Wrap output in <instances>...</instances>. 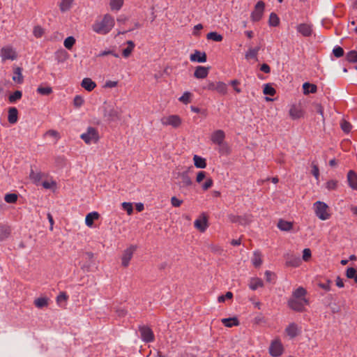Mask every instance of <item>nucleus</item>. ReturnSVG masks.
Listing matches in <instances>:
<instances>
[{
	"mask_svg": "<svg viewBox=\"0 0 357 357\" xmlns=\"http://www.w3.org/2000/svg\"><path fill=\"white\" fill-rule=\"evenodd\" d=\"M307 294V290L303 287L295 289L287 301L288 307L296 312H305L306 306L310 304L309 299L306 298Z\"/></svg>",
	"mask_w": 357,
	"mask_h": 357,
	"instance_id": "obj_1",
	"label": "nucleus"
},
{
	"mask_svg": "<svg viewBox=\"0 0 357 357\" xmlns=\"http://www.w3.org/2000/svg\"><path fill=\"white\" fill-rule=\"evenodd\" d=\"M114 26V19L110 15L106 14L100 22L94 23L92 29L98 34L108 33Z\"/></svg>",
	"mask_w": 357,
	"mask_h": 357,
	"instance_id": "obj_2",
	"label": "nucleus"
},
{
	"mask_svg": "<svg viewBox=\"0 0 357 357\" xmlns=\"http://www.w3.org/2000/svg\"><path fill=\"white\" fill-rule=\"evenodd\" d=\"M202 90L216 91L222 96L227 93V85L223 82H213L207 80L204 84L202 86Z\"/></svg>",
	"mask_w": 357,
	"mask_h": 357,
	"instance_id": "obj_3",
	"label": "nucleus"
},
{
	"mask_svg": "<svg viewBox=\"0 0 357 357\" xmlns=\"http://www.w3.org/2000/svg\"><path fill=\"white\" fill-rule=\"evenodd\" d=\"M80 137L86 144H91L98 141L99 135L96 128L90 126L81 135Z\"/></svg>",
	"mask_w": 357,
	"mask_h": 357,
	"instance_id": "obj_4",
	"label": "nucleus"
},
{
	"mask_svg": "<svg viewBox=\"0 0 357 357\" xmlns=\"http://www.w3.org/2000/svg\"><path fill=\"white\" fill-rule=\"evenodd\" d=\"M314 212L316 215L321 220H328L330 214L328 213V205L320 201H317L314 204Z\"/></svg>",
	"mask_w": 357,
	"mask_h": 357,
	"instance_id": "obj_5",
	"label": "nucleus"
},
{
	"mask_svg": "<svg viewBox=\"0 0 357 357\" xmlns=\"http://www.w3.org/2000/svg\"><path fill=\"white\" fill-rule=\"evenodd\" d=\"M139 332L140 333L141 339L146 343L152 342L155 340V336L152 329L147 326H139Z\"/></svg>",
	"mask_w": 357,
	"mask_h": 357,
	"instance_id": "obj_6",
	"label": "nucleus"
},
{
	"mask_svg": "<svg viewBox=\"0 0 357 357\" xmlns=\"http://www.w3.org/2000/svg\"><path fill=\"white\" fill-rule=\"evenodd\" d=\"M103 116L105 120L109 123L116 122L121 118L119 112L114 107H106L104 109Z\"/></svg>",
	"mask_w": 357,
	"mask_h": 357,
	"instance_id": "obj_7",
	"label": "nucleus"
},
{
	"mask_svg": "<svg viewBox=\"0 0 357 357\" xmlns=\"http://www.w3.org/2000/svg\"><path fill=\"white\" fill-rule=\"evenodd\" d=\"M0 56L2 61L6 60H15L17 57V54L14 48L10 45L3 47L0 51Z\"/></svg>",
	"mask_w": 357,
	"mask_h": 357,
	"instance_id": "obj_8",
	"label": "nucleus"
},
{
	"mask_svg": "<svg viewBox=\"0 0 357 357\" xmlns=\"http://www.w3.org/2000/svg\"><path fill=\"white\" fill-rule=\"evenodd\" d=\"M228 218L231 222L238 223L241 225H248L252 221V215L247 213L243 215L230 214L228 215Z\"/></svg>",
	"mask_w": 357,
	"mask_h": 357,
	"instance_id": "obj_9",
	"label": "nucleus"
},
{
	"mask_svg": "<svg viewBox=\"0 0 357 357\" xmlns=\"http://www.w3.org/2000/svg\"><path fill=\"white\" fill-rule=\"evenodd\" d=\"M137 248V245H131L124 250L121 257V264L123 267L128 266L130 261L132 258L133 254L136 251Z\"/></svg>",
	"mask_w": 357,
	"mask_h": 357,
	"instance_id": "obj_10",
	"label": "nucleus"
},
{
	"mask_svg": "<svg viewBox=\"0 0 357 357\" xmlns=\"http://www.w3.org/2000/svg\"><path fill=\"white\" fill-rule=\"evenodd\" d=\"M265 3L262 1H258L255 6V10L251 13V20L253 22H259L263 16Z\"/></svg>",
	"mask_w": 357,
	"mask_h": 357,
	"instance_id": "obj_11",
	"label": "nucleus"
},
{
	"mask_svg": "<svg viewBox=\"0 0 357 357\" xmlns=\"http://www.w3.org/2000/svg\"><path fill=\"white\" fill-rule=\"evenodd\" d=\"M163 126H171L174 128L179 127L181 124V119L178 115H169L161 119Z\"/></svg>",
	"mask_w": 357,
	"mask_h": 357,
	"instance_id": "obj_12",
	"label": "nucleus"
},
{
	"mask_svg": "<svg viewBox=\"0 0 357 357\" xmlns=\"http://www.w3.org/2000/svg\"><path fill=\"white\" fill-rule=\"evenodd\" d=\"M286 261L285 265L288 267L296 268L301 264V259L299 256L287 253L284 256Z\"/></svg>",
	"mask_w": 357,
	"mask_h": 357,
	"instance_id": "obj_13",
	"label": "nucleus"
},
{
	"mask_svg": "<svg viewBox=\"0 0 357 357\" xmlns=\"http://www.w3.org/2000/svg\"><path fill=\"white\" fill-rule=\"evenodd\" d=\"M296 31L304 37H310L312 33V25L301 23L296 26Z\"/></svg>",
	"mask_w": 357,
	"mask_h": 357,
	"instance_id": "obj_14",
	"label": "nucleus"
},
{
	"mask_svg": "<svg viewBox=\"0 0 357 357\" xmlns=\"http://www.w3.org/2000/svg\"><path fill=\"white\" fill-rule=\"evenodd\" d=\"M225 138V132L222 130H217L211 134V140L217 145H222Z\"/></svg>",
	"mask_w": 357,
	"mask_h": 357,
	"instance_id": "obj_15",
	"label": "nucleus"
},
{
	"mask_svg": "<svg viewBox=\"0 0 357 357\" xmlns=\"http://www.w3.org/2000/svg\"><path fill=\"white\" fill-rule=\"evenodd\" d=\"M190 61L192 62L205 63L207 60L206 54L204 52L195 50L190 56Z\"/></svg>",
	"mask_w": 357,
	"mask_h": 357,
	"instance_id": "obj_16",
	"label": "nucleus"
},
{
	"mask_svg": "<svg viewBox=\"0 0 357 357\" xmlns=\"http://www.w3.org/2000/svg\"><path fill=\"white\" fill-rule=\"evenodd\" d=\"M195 227L202 232L206 230L208 227V220L204 214H202V218L195 220L194 222Z\"/></svg>",
	"mask_w": 357,
	"mask_h": 357,
	"instance_id": "obj_17",
	"label": "nucleus"
},
{
	"mask_svg": "<svg viewBox=\"0 0 357 357\" xmlns=\"http://www.w3.org/2000/svg\"><path fill=\"white\" fill-rule=\"evenodd\" d=\"M283 348L282 344L278 342L271 343L269 348V353L272 356H279L282 354Z\"/></svg>",
	"mask_w": 357,
	"mask_h": 357,
	"instance_id": "obj_18",
	"label": "nucleus"
},
{
	"mask_svg": "<svg viewBox=\"0 0 357 357\" xmlns=\"http://www.w3.org/2000/svg\"><path fill=\"white\" fill-rule=\"evenodd\" d=\"M179 177L181 180L178 185L181 188L189 187L192 184L191 178L189 176L187 172L181 173Z\"/></svg>",
	"mask_w": 357,
	"mask_h": 357,
	"instance_id": "obj_19",
	"label": "nucleus"
},
{
	"mask_svg": "<svg viewBox=\"0 0 357 357\" xmlns=\"http://www.w3.org/2000/svg\"><path fill=\"white\" fill-rule=\"evenodd\" d=\"M285 332L289 337L294 338L299 334L300 329L298 328V325L293 322L287 326Z\"/></svg>",
	"mask_w": 357,
	"mask_h": 357,
	"instance_id": "obj_20",
	"label": "nucleus"
},
{
	"mask_svg": "<svg viewBox=\"0 0 357 357\" xmlns=\"http://www.w3.org/2000/svg\"><path fill=\"white\" fill-rule=\"evenodd\" d=\"M347 182L349 186L354 190H357V174L353 170L347 173Z\"/></svg>",
	"mask_w": 357,
	"mask_h": 357,
	"instance_id": "obj_21",
	"label": "nucleus"
},
{
	"mask_svg": "<svg viewBox=\"0 0 357 357\" xmlns=\"http://www.w3.org/2000/svg\"><path fill=\"white\" fill-rule=\"evenodd\" d=\"M209 73V67L199 66L196 68L194 76L197 79L206 78Z\"/></svg>",
	"mask_w": 357,
	"mask_h": 357,
	"instance_id": "obj_22",
	"label": "nucleus"
},
{
	"mask_svg": "<svg viewBox=\"0 0 357 357\" xmlns=\"http://www.w3.org/2000/svg\"><path fill=\"white\" fill-rule=\"evenodd\" d=\"M289 116L294 120L298 119L303 116V112L300 106L293 105L289 109Z\"/></svg>",
	"mask_w": 357,
	"mask_h": 357,
	"instance_id": "obj_23",
	"label": "nucleus"
},
{
	"mask_svg": "<svg viewBox=\"0 0 357 357\" xmlns=\"http://www.w3.org/2000/svg\"><path fill=\"white\" fill-rule=\"evenodd\" d=\"M81 86L85 90L91 91L96 88V84L91 78L86 77L82 79Z\"/></svg>",
	"mask_w": 357,
	"mask_h": 357,
	"instance_id": "obj_24",
	"label": "nucleus"
},
{
	"mask_svg": "<svg viewBox=\"0 0 357 357\" xmlns=\"http://www.w3.org/2000/svg\"><path fill=\"white\" fill-rule=\"evenodd\" d=\"M100 215L96 211L89 213L85 218V224L86 226L91 227L93 225V221L98 220Z\"/></svg>",
	"mask_w": 357,
	"mask_h": 357,
	"instance_id": "obj_25",
	"label": "nucleus"
},
{
	"mask_svg": "<svg viewBox=\"0 0 357 357\" xmlns=\"http://www.w3.org/2000/svg\"><path fill=\"white\" fill-rule=\"evenodd\" d=\"M18 111L15 107H10L8 109V121L10 123L14 124L18 119Z\"/></svg>",
	"mask_w": 357,
	"mask_h": 357,
	"instance_id": "obj_26",
	"label": "nucleus"
},
{
	"mask_svg": "<svg viewBox=\"0 0 357 357\" xmlns=\"http://www.w3.org/2000/svg\"><path fill=\"white\" fill-rule=\"evenodd\" d=\"M303 93L307 95L309 93H315L317 91V86L314 84L305 82L303 84Z\"/></svg>",
	"mask_w": 357,
	"mask_h": 357,
	"instance_id": "obj_27",
	"label": "nucleus"
},
{
	"mask_svg": "<svg viewBox=\"0 0 357 357\" xmlns=\"http://www.w3.org/2000/svg\"><path fill=\"white\" fill-rule=\"evenodd\" d=\"M22 68L20 67H17L14 69L13 71V80L17 83V84H22L24 81V77L22 75Z\"/></svg>",
	"mask_w": 357,
	"mask_h": 357,
	"instance_id": "obj_28",
	"label": "nucleus"
},
{
	"mask_svg": "<svg viewBox=\"0 0 357 357\" xmlns=\"http://www.w3.org/2000/svg\"><path fill=\"white\" fill-rule=\"evenodd\" d=\"M10 232V227L0 224V241H3L8 238Z\"/></svg>",
	"mask_w": 357,
	"mask_h": 357,
	"instance_id": "obj_29",
	"label": "nucleus"
},
{
	"mask_svg": "<svg viewBox=\"0 0 357 357\" xmlns=\"http://www.w3.org/2000/svg\"><path fill=\"white\" fill-rule=\"evenodd\" d=\"M222 323L226 327H232L239 325V321L236 317L224 318L222 319Z\"/></svg>",
	"mask_w": 357,
	"mask_h": 357,
	"instance_id": "obj_30",
	"label": "nucleus"
},
{
	"mask_svg": "<svg viewBox=\"0 0 357 357\" xmlns=\"http://www.w3.org/2000/svg\"><path fill=\"white\" fill-rule=\"evenodd\" d=\"M195 166L197 168L204 169L206 167V160L197 155H195L193 157Z\"/></svg>",
	"mask_w": 357,
	"mask_h": 357,
	"instance_id": "obj_31",
	"label": "nucleus"
},
{
	"mask_svg": "<svg viewBox=\"0 0 357 357\" xmlns=\"http://www.w3.org/2000/svg\"><path fill=\"white\" fill-rule=\"evenodd\" d=\"M264 286V282L261 279L256 278H252L249 284V287L252 290H256L259 287H262Z\"/></svg>",
	"mask_w": 357,
	"mask_h": 357,
	"instance_id": "obj_32",
	"label": "nucleus"
},
{
	"mask_svg": "<svg viewBox=\"0 0 357 357\" xmlns=\"http://www.w3.org/2000/svg\"><path fill=\"white\" fill-rule=\"evenodd\" d=\"M74 2V0H61L59 3V8L62 13L69 10Z\"/></svg>",
	"mask_w": 357,
	"mask_h": 357,
	"instance_id": "obj_33",
	"label": "nucleus"
},
{
	"mask_svg": "<svg viewBox=\"0 0 357 357\" xmlns=\"http://www.w3.org/2000/svg\"><path fill=\"white\" fill-rule=\"evenodd\" d=\"M292 227H293V225L291 222H288V221H286L284 220H280L278 223V227L281 231H289L291 229Z\"/></svg>",
	"mask_w": 357,
	"mask_h": 357,
	"instance_id": "obj_34",
	"label": "nucleus"
},
{
	"mask_svg": "<svg viewBox=\"0 0 357 357\" xmlns=\"http://www.w3.org/2000/svg\"><path fill=\"white\" fill-rule=\"evenodd\" d=\"M346 276L349 279H354L357 283V270L353 267H349L346 271Z\"/></svg>",
	"mask_w": 357,
	"mask_h": 357,
	"instance_id": "obj_35",
	"label": "nucleus"
},
{
	"mask_svg": "<svg viewBox=\"0 0 357 357\" xmlns=\"http://www.w3.org/2000/svg\"><path fill=\"white\" fill-rule=\"evenodd\" d=\"M280 24V19L275 13H271L269 16L268 24L270 26H278Z\"/></svg>",
	"mask_w": 357,
	"mask_h": 357,
	"instance_id": "obj_36",
	"label": "nucleus"
},
{
	"mask_svg": "<svg viewBox=\"0 0 357 357\" xmlns=\"http://www.w3.org/2000/svg\"><path fill=\"white\" fill-rule=\"evenodd\" d=\"M252 262L255 267H259L261 265L262 259L260 252L255 251L254 252V256L253 258L252 259Z\"/></svg>",
	"mask_w": 357,
	"mask_h": 357,
	"instance_id": "obj_37",
	"label": "nucleus"
},
{
	"mask_svg": "<svg viewBox=\"0 0 357 357\" xmlns=\"http://www.w3.org/2000/svg\"><path fill=\"white\" fill-rule=\"evenodd\" d=\"M206 38L208 40H212L215 42H220L222 40L223 37L221 34H220L215 31H211L207 34Z\"/></svg>",
	"mask_w": 357,
	"mask_h": 357,
	"instance_id": "obj_38",
	"label": "nucleus"
},
{
	"mask_svg": "<svg viewBox=\"0 0 357 357\" xmlns=\"http://www.w3.org/2000/svg\"><path fill=\"white\" fill-rule=\"evenodd\" d=\"M35 305L38 308H43L47 306L48 299L45 297H40L34 301Z\"/></svg>",
	"mask_w": 357,
	"mask_h": 357,
	"instance_id": "obj_39",
	"label": "nucleus"
},
{
	"mask_svg": "<svg viewBox=\"0 0 357 357\" xmlns=\"http://www.w3.org/2000/svg\"><path fill=\"white\" fill-rule=\"evenodd\" d=\"M22 97V92L21 91H15L14 93L8 96V100L10 103H14L20 100Z\"/></svg>",
	"mask_w": 357,
	"mask_h": 357,
	"instance_id": "obj_40",
	"label": "nucleus"
},
{
	"mask_svg": "<svg viewBox=\"0 0 357 357\" xmlns=\"http://www.w3.org/2000/svg\"><path fill=\"white\" fill-rule=\"evenodd\" d=\"M123 4V0H110V8L112 10H119Z\"/></svg>",
	"mask_w": 357,
	"mask_h": 357,
	"instance_id": "obj_41",
	"label": "nucleus"
},
{
	"mask_svg": "<svg viewBox=\"0 0 357 357\" xmlns=\"http://www.w3.org/2000/svg\"><path fill=\"white\" fill-rule=\"evenodd\" d=\"M346 59L349 63H357V52L356 50H351L346 54Z\"/></svg>",
	"mask_w": 357,
	"mask_h": 357,
	"instance_id": "obj_42",
	"label": "nucleus"
},
{
	"mask_svg": "<svg viewBox=\"0 0 357 357\" xmlns=\"http://www.w3.org/2000/svg\"><path fill=\"white\" fill-rule=\"evenodd\" d=\"M192 93L189 91H185L183 94L178 98L182 103L187 105L191 102Z\"/></svg>",
	"mask_w": 357,
	"mask_h": 357,
	"instance_id": "obj_43",
	"label": "nucleus"
},
{
	"mask_svg": "<svg viewBox=\"0 0 357 357\" xmlns=\"http://www.w3.org/2000/svg\"><path fill=\"white\" fill-rule=\"evenodd\" d=\"M45 33V29L40 25H36L33 27V35L36 38H41L43 34Z\"/></svg>",
	"mask_w": 357,
	"mask_h": 357,
	"instance_id": "obj_44",
	"label": "nucleus"
},
{
	"mask_svg": "<svg viewBox=\"0 0 357 357\" xmlns=\"http://www.w3.org/2000/svg\"><path fill=\"white\" fill-rule=\"evenodd\" d=\"M75 38L73 36H68L64 40V47L68 50H71L75 45Z\"/></svg>",
	"mask_w": 357,
	"mask_h": 357,
	"instance_id": "obj_45",
	"label": "nucleus"
},
{
	"mask_svg": "<svg viewBox=\"0 0 357 357\" xmlns=\"http://www.w3.org/2000/svg\"><path fill=\"white\" fill-rule=\"evenodd\" d=\"M17 195L15 193H8L4 197V200L8 204H14L17 200Z\"/></svg>",
	"mask_w": 357,
	"mask_h": 357,
	"instance_id": "obj_46",
	"label": "nucleus"
},
{
	"mask_svg": "<svg viewBox=\"0 0 357 357\" xmlns=\"http://www.w3.org/2000/svg\"><path fill=\"white\" fill-rule=\"evenodd\" d=\"M29 177L33 181V183H36L41 180L42 175L40 172H35L33 169H31L29 174Z\"/></svg>",
	"mask_w": 357,
	"mask_h": 357,
	"instance_id": "obj_47",
	"label": "nucleus"
},
{
	"mask_svg": "<svg viewBox=\"0 0 357 357\" xmlns=\"http://www.w3.org/2000/svg\"><path fill=\"white\" fill-rule=\"evenodd\" d=\"M340 126H341V129L345 133H349L352 129L351 124L345 120H342L341 121Z\"/></svg>",
	"mask_w": 357,
	"mask_h": 357,
	"instance_id": "obj_48",
	"label": "nucleus"
},
{
	"mask_svg": "<svg viewBox=\"0 0 357 357\" xmlns=\"http://www.w3.org/2000/svg\"><path fill=\"white\" fill-rule=\"evenodd\" d=\"M37 92L43 96H47L52 92V89L50 86H38L37 89Z\"/></svg>",
	"mask_w": 357,
	"mask_h": 357,
	"instance_id": "obj_49",
	"label": "nucleus"
},
{
	"mask_svg": "<svg viewBox=\"0 0 357 357\" xmlns=\"http://www.w3.org/2000/svg\"><path fill=\"white\" fill-rule=\"evenodd\" d=\"M258 54L256 53V50L250 48L245 54V58L247 60L249 59H257Z\"/></svg>",
	"mask_w": 357,
	"mask_h": 357,
	"instance_id": "obj_50",
	"label": "nucleus"
},
{
	"mask_svg": "<svg viewBox=\"0 0 357 357\" xmlns=\"http://www.w3.org/2000/svg\"><path fill=\"white\" fill-rule=\"evenodd\" d=\"M337 181L336 180H329L326 183V188L328 190H334L337 188Z\"/></svg>",
	"mask_w": 357,
	"mask_h": 357,
	"instance_id": "obj_51",
	"label": "nucleus"
},
{
	"mask_svg": "<svg viewBox=\"0 0 357 357\" xmlns=\"http://www.w3.org/2000/svg\"><path fill=\"white\" fill-rule=\"evenodd\" d=\"M263 92L265 95H269L273 96L275 93V89L271 86L270 84H266L264 85V88Z\"/></svg>",
	"mask_w": 357,
	"mask_h": 357,
	"instance_id": "obj_52",
	"label": "nucleus"
},
{
	"mask_svg": "<svg viewBox=\"0 0 357 357\" xmlns=\"http://www.w3.org/2000/svg\"><path fill=\"white\" fill-rule=\"evenodd\" d=\"M333 54L337 58H340L344 55V50L340 46H335L333 50Z\"/></svg>",
	"mask_w": 357,
	"mask_h": 357,
	"instance_id": "obj_53",
	"label": "nucleus"
},
{
	"mask_svg": "<svg viewBox=\"0 0 357 357\" xmlns=\"http://www.w3.org/2000/svg\"><path fill=\"white\" fill-rule=\"evenodd\" d=\"M122 208L124 211L127 212L128 215H131L133 212V207L131 203L130 202H123Z\"/></svg>",
	"mask_w": 357,
	"mask_h": 357,
	"instance_id": "obj_54",
	"label": "nucleus"
},
{
	"mask_svg": "<svg viewBox=\"0 0 357 357\" xmlns=\"http://www.w3.org/2000/svg\"><path fill=\"white\" fill-rule=\"evenodd\" d=\"M109 54L114 56L116 58L119 57V54H116L114 51L109 50H104V51L100 52V53H98L96 55V56L97 57H101V56H105L109 55Z\"/></svg>",
	"mask_w": 357,
	"mask_h": 357,
	"instance_id": "obj_55",
	"label": "nucleus"
},
{
	"mask_svg": "<svg viewBox=\"0 0 357 357\" xmlns=\"http://www.w3.org/2000/svg\"><path fill=\"white\" fill-rule=\"evenodd\" d=\"M312 174L314 176V178L318 181L319 178V169L317 165L314 162L312 164Z\"/></svg>",
	"mask_w": 357,
	"mask_h": 357,
	"instance_id": "obj_56",
	"label": "nucleus"
},
{
	"mask_svg": "<svg viewBox=\"0 0 357 357\" xmlns=\"http://www.w3.org/2000/svg\"><path fill=\"white\" fill-rule=\"evenodd\" d=\"M233 297V294L231 291H227L225 295L218 296V301L219 303L225 302L226 299H231Z\"/></svg>",
	"mask_w": 357,
	"mask_h": 357,
	"instance_id": "obj_57",
	"label": "nucleus"
},
{
	"mask_svg": "<svg viewBox=\"0 0 357 357\" xmlns=\"http://www.w3.org/2000/svg\"><path fill=\"white\" fill-rule=\"evenodd\" d=\"M311 256H312V252H311L310 249L305 248L303 251V257H302L303 260L305 261H307L310 259Z\"/></svg>",
	"mask_w": 357,
	"mask_h": 357,
	"instance_id": "obj_58",
	"label": "nucleus"
},
{
	"mask_svg": "<svg viewBox=\"0 0 357 357\" xmlns=\"http://www.w3.org/2000/svg\"><path fill=\"white\" fill-rule=\"evenodd\" d=\"M73 103L76 107H79L83 105L84 99L80 96H76L73 99Z\"/></svg>",
	"mask_w": 357,
	"mask_h": 357,
	"instance_id": "obj_59",
	"label": "nucleus"
},
{
	"mask_svg": "<svg viewBox=\"0 0 357 357\" xmlns=\"http://www.w3.org/2000/svg\"><path fill=\"white\" fill-rule=\"evenodd\" d=\"M68 295L66 294V293L65 292H61L59 294V295L57 296L56 297V301L59 304H60L61 303H62L63 301H66L67 299H68Z\"/></svg>",
	"mask_w": 357,
	"mask_h": 357,
	"instance_id": "obj_60",
	"label": "nucleus"
},
{
	"mask_svg": "<svg viewBox=\"0 0 357 357\" xmlns=\"http://www.w3.org/2000/svg\"><path fill=\"white\" fill-rule=\"evenodd\" d=\"M213 184V181L212 178H209L203 183L202 189L204 190H207L208 189H209L210 188L212 187Z\"/></svg>",
	"mask_w": 357,
	"mask_h": 357,
	"instance_id": "obj_61",
	"label": "nucleus"
},
{
	"mask_svg": "<svg viewBox=\"0 0 357 357\" xmlns=\"http://www.w3.org/2000/svg\"><path fill=\"white\" fill-rule=\"evenodd\" d=\"M182 203H183V201L181 199H178L176 197H172L171 199V204L174 207H179Z\"/></svg>",
	"mask_w": 357,
	"mask_h": 357,
	"instance_id": "obj_62",
	"label": "nucleus"
},
{
	"mask_svg": "<svg viewBox=\"0 0 357 357\" xmlns=\"http://www.w3.org/2000/svg\"><path fill=\"white\" fill-rule=\"evenodd\" d=\"M331 282H332L331 280H328L325 283H319V286L321 289L328 291L331 290Z\"/></svg>",
	"mask_w": 357,
	"mask_h": 357,
	"instance_id": "obj_63",
	"label": "nucleus"
},
{
	"mask_svg": "<svg viewBox=\"0 0 357 357\" xmlns=\"http://www.w3.org/2000/svg\"><path fill=\"white\" fill-rule=\"evenodd\" d=\"M206 177V172H203V171H200L197 173V178H196V181L197 183H200L202 182L204 178Z\"/></svg>",
	"mask_w": 357,
	"mask_h": 357,
	"instance_id": "obj_64",
	"label": "nucleus"
}]
</instances>
